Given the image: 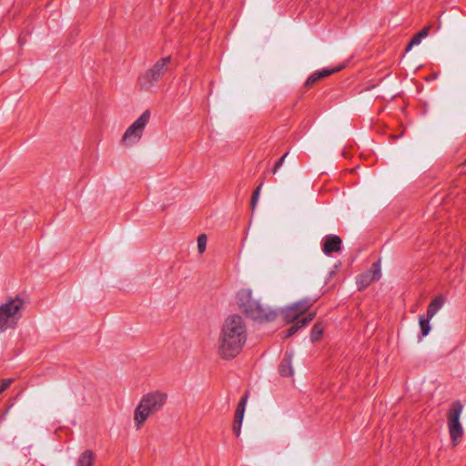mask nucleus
Wrapping results in <instances>:
<instances>
[{
    "mask_svg": "<svg viewBox=\"0 0 466 466\" xmlns=\"http://www.w3.org/2000/svg\"><path fill=\"white\" fill-rule=\"evenodd\" d=\"M247 339V326L243 318L238 314L228 317L218 338V356L225 360H233L242 351Z\"/></svg>",
    "mask_w": 466,
    "mask_h": 466,
    "instance_id": "1",
    "label": "nucleus"
},
{
    "mask_svg": "<svg viewBox=\"0 0 466 466\" xmlns=\"http://www.w3.org/2000/svg\"><path fill=\"white\" fill-rule=\"evenodd\" d=\"M237 304L247 318L259 322H270L276 319L277 312L256 300L250 289H241L237 293Z\"/></svg>",
    "mask_w": 466,
    "mask_h": 466,
    "instance_id": "2",
    "label": "nucleus"
},
{
    "mask_svg": "<svg viewBox=\"0 0 466 466\" xmlns=\"http://www.w3.org/2000/svg\"><path fill=\"white\" fill-rule=\"evenodd\" d=\"M167 400V395L162 391L155 390L145 394L134 412V420L137 429H140L147 418L159 411Z\"/></svg>",
    "mask_w": 466,
    "mask_h": 466,
    "instance_id": "3",
    "label": "nucleus"
},
{
    "mask_svg": "<svg viewBox=\"0 0 466 466\" xmlns=\"http://www.w3.org/2000/svg\"><path fill=\"white\" fill-rule=\"evenodd\" d=\"M25 301L19 296L9 299L0 306V331L15 329L21 319V309Z\"/></svg>",
    "mask_w": 466,
    "mask_h": 466,
    "instance_id": "4",
    "label": "nucleus"
},
{
    "mask_svg": "<svg viewBox=\"0 0 466 466\" xmlns=\"http://www.w3.org/2000/svg\"><path fill=\"white\" fill-rule=\"evenodd\" d=\"M171 61V56L163 57L158 59L152 67L147 69L144 74L139 76L137 84L142 90L148 91L153 87L159 79L168 70V65Z\"/></svg>",
    "mask_w": 466,
    "mask_h": 466,
    "instance_id": "5",
    "label": "nucleus"
},
{
    "mask_svg": "<svg viewBox=\"0 0 466 466\" xmlns=\"http://www.w3.org/2000/svg\"><path fill=\"white\" fill-rule=\"evenodd\" d=\"M462 410V404L457 400L451 404L447 414L448 429L453 447L459 445L463 436V429L460 421Z\"/></svg>",
    "mask_w": 466,
    "mask_h": 466,
    "instance_id": "6",
    "label": "nucleus"
},
{
    "mask_svg": "<svg viewBox=\"0 0 466 466\" xmlns=\"http://www.w3.org/2000/svg\"><path fill=\"white\" fill-rule=\"evenodd\" d=\"M150 110L147 109L143 114L126 130L122 141L126 145H132L139 141L143 136L144 129L149 122Z\"/></svg>",
    "mask_w": 466,
    "mask_h": 466,
    "instance_id": "7",
    "label": "nucleus"
},
{
    "mask_svg": "<svg viewBox=\"0 0 466 466\" xmlns=\"http://www.w3.org/2000/svg\"><path fill=\"white\" fill-rule=\"evenodd\" d=\"M314 302L315 300L306 299L284 309L282 310V317L285 322L289 324L295 320L301 319L300 317L309 309Z\"/></svg>",
    "mask_w": 466,
    "mask_h": 466,
    "instance_id": "8",
    "label": "nucleus"
},
{
    "mask_svg": "<svg viewBox=\"0 0 466 466\" xmlns=\"http://www.w3.org/2000/svg\"><path fill=\"white\" fill-rule=\"evenodd\" d=\"M341 238L337 235H327L322 245V251L326 255L333 252H339L341 248Z\"/></svg>",
    "mask_w": 466,
    "mask_h": 466,
    "instance_id": "9",
    "label": "nucleus"
},
{
    "mask_svg": "<svg viewBox=\"0 0 466 466\" xmlns=\"http://www.w3.org/2000/svg\"><path fill=\"white\" fill-rule=\"evenodd\" d=\"M340 69H341V66L332 68V69L323 68L319 71H316L308 77L304 86L306 88L309 89V88L312 87L320 79L328 77V76H331L332 74L339 72Z\"/></svg>",
    "mask_w": 466,
    "mask_h": 466,
    "instance_id": "10",
    "label": "nucleus"
},
{
    "mask_svg": "<svg viewBox=\"0 0 466 466\" xmlns=\"http://www.w3.org/2000/svg\"><path fill=\"white\" fill-rule=\"evenodd\" d=\"M292 357L293 354L291 352H286L284 358L282 359L279 366V372L282 377H292L294 374V370L292 367Z\"/></svg>",
    "mask_w": 466,
    "mask_h": 466,
    "instance_id": "11",
    "label": "nucleus"
},
{
    "mask_svg": "<svg viewBox=\"0 0 466 466\" xmlns=\"http://www.w3.org/2000/svg\"><path fill=\"white\" fill-rule=\"evenodd\" d=\"M315 312H310L301 319L295 320L294 323L286 330L285 338L293 336L299 329L308 325L315 318Z\"/></svg>",
    "mask_w": 466,
    "mask_h": 466,
    "instance_id": "12",
    "label": "nucleus"
},
{
    "mask_svg": "<svg viewBox=\"0 0 466 466\" xmlns=\"http://www.w3.org/2000/svg\"><path fill=\"white\" fill-rule=\"evenodd\" d=\"M431 28V25H427L422 28L419 33L414 35L410 39V43L407 45L405 51L409 52L413 46H417L421 42V39L425 38Z\"/></svg>",
    "mask_w": 466,
    "mask_h": 466,
    "instance_id": "13",
    "label": "nucleus"
},
{
    "mask_svg": "<svg viewBox=\"0 0 466 466\" xmlns=\"http://www.w3.org/2000/svg\"><path fill=\"white\" fill-rule=\"evenodd\" d=\"M444 301L445 299L441 295L435 297L431 300L427 309V315L429 318H432L438 312V310L443 306Z\"/></svg>",
    "mask_w": 466,
    "mask_h": 466,
    "instance_id": "14",
    "label": "nucleus"
},
{
    "mask_svg": "<svg viewBox=\"0 0 466 466\" xmlns=\"http://www.w3.org/2000/svg\"><path fill=\"white\" fill-rule=\"evenodd\" d=\"M247 401H248V394H245L238 403L237 409L235 410L234 420H237L238 422L243 421Z\"/></svg>",
    "mask_w": 466,
    "mask_h": 466,
    "instance_id": "15",
    "label": "nucleus"
},
{
    "mask_svg": "<svg viewBox=\"0 0 466 466\" xmlns=\"http://www.w3.org/2000/svg\"><path fill=\"white\" fill-rule=\"evenodd\" d=\"M94 453L90 450L85 451L78 459L77 466H93Z\"/></svg>",
    "mask_w": 466,
    "mask_h": 466,
    "instance_id": "16",
    "label": "nucleus"
},
{
    "mask_svg": "<svg viewBox=\"0 0 466 466\" xmlns=\"http://www.w3.org/2000/svg\"><path fill=\"white\" fill-rule=\"evenodd\" d=\"M323 332H324L323 324L321 322H316L311 329L310 340L312 342L319 341L320 339V338L322 337Z\"/></svg>",
    "mask_w": 466,
    "mask_h": 466,
    "instance_id": "17",
    "label": "nucleus"
},
{
    "mask_svg": "<svg viewBox=\"0 0 466 466\" xmlns=\"http://www.w3.org/2000/svg\"><path fill=\"white\" fill-rule=\"evenodd\" d=\"M431 319V318H429L428 315L426 317L420 316V327L422 337L427 336L431 330V325H430Z\"/></svg>",
    "mask_w": 466,
    "mask_h": 466,
    "instance_id": "18",
    "label": "nucleus"
},
{
    "mask_svg": "<svg viewBox=\"0 0 466 466\" xmlns=\"http://www.w3.org/2000/svg\"><path fill=\"white\" fill-rule=\"evenodd\" d=\"M367 273L373 279L374 281L379 280L380 278V259H378L371 266V268Z\"/></svg>",
    "mask_w": 466,
    "mask_h": 466,
    "instance_id": "19",
    "label": "nucleus"
},
{
    "mask_svg": "<svg viewBox=\"0 0 466 466\" xmlns=\"http://www.w3.org/2000/svg\"><path fill=\"white\" fill-rule=\"evenodd\" d=\"M373 281H374L373 279L367 272L360 275V277L358 279V284L360 286V289L367 288Z\"/></svg>",
    "mask_w": 466,
    "mask_h": 466,
    "instance_id": "20",
    "label": "nucleus"
},
{
    "mask_svg": "<svg viewBox=\"0 0 466 466\" xmlns=\"http://www.w3.org/2000/svg\"><path fill=\"white\" fill-rule=\"evenodd\" d=\"M262 186H263V183H260L257 187V188L254 190V192H253V194L251 196L250 205H251V208L252 209H254L256 205H257V202H258V199L259 193H260Z\"/></svg>",
    "mask_w": 466,
    "mask_h": 466,
    "instance_id": "21",
    "label": "nucleus"
},
{
    "mask_svg": "<svg viewBox=\"0 0 466 466\" xmlns=\"http://www.w3.org/2000/svg\"><path fill=\"white\" fill-rule=\"evenodd\" d=\"M207 236L205 234H201L198 238V249L199 253H203L206 250L207 247Z\"/></svg>",
    "mask_w": 466,
    "mask_h": 466,
    "instance_id": "22",
    "label": "nucleus"
},
{
    "mask_svg": "<svg viewBox=\"0 0 466 466\" xmlns=\"http://www.w3.org/2000/svg\"><path fill=\"white\" fill-rule=\"evenodd\" d=\"M12 382V379L2 380L0 383V394L8 389Z\"/></svg>",
    "mask_w": 466,
    "mask_h": 466,
    "instance_id": "23",
    "label": "nucleus"
},
{
    "mask_svg": "<svg viewBox=\"0 0 466 466\" xmlns=\"http://www.w3.org/2000/svg\"><path fill=\"white\" fill-rule=\"evenodd\" d=\"M288 154H289L288 152H287V153H285V154H284V155H283V156H282V157H280V158L276 162V164H275V166H274V167H273V169H272L273 174H276V173H277V171L279 170V168L283 165V162H284L285 158L287 157Z\"/></svg>",
    "mask_w": 466,
    "mask_h": 466,
    "instance_id": "24",
    "label": "nucleus"
},
{
    "mask_svg": "<svg viewBox=\"0 0 466 466\" xmlns=\"http://www.w3.org/2000/svg\"><path fill=\"white\" fill-rule=\"evenodd\" d=\"M241 424L242 421L238 422L237 420H234L233 422L232 431L236 434V436H239L240 434Z\"/></svg>",
    "mask_w": 466,
    "mask_h": 466,
    "instance_id": "25",
    "label": "nucleus"
}]
</instances>
